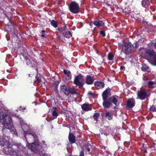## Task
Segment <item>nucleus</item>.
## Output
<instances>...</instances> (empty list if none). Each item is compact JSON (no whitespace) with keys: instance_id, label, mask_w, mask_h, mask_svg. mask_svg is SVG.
Wrapping results in <instances>:
<instances>
[{"instance_id":"f257e3e1","label":"nucleus","mask_w":156,"mask_h":156,"mask_svg":"<svg viewBox=\"0 0 156 156\" xmlns=\"http://www.w3.org/2000/svg\"><path fill=\"white\" fill-rule=\"evenodd\" d=\"M139 53L142 56L147 55L150 58V62L153 65H156V53L152 49L141 48L139 50Z\"/></svg>"},{"instance_id":"f03ea898","label":"nucleus","mask_w":156,"mask_h":156,"mask_svg":"<svg viewBox=\"0 0 156 156\" xmlns=\"http://www.w3.org/2000/svg\"><path fill=\"white\" fill-rule=\"evenodd\" d=\"M0 119H3L2 124L4 129L10 130L13 127L12 122L8 114L3 111L0 112Z\"/></svg>"},{"instance_id":"7ed1b4c3","label":"nucleus","mask_w":156,"mask_h":156,"mask_svg":"<svg viewBox=\"0 0 156 156\" xmlns=\"http://www.w3.org/2000/svg\"><path fill=\"white\" fill-rule=\"evenodd\" d=\"M20 124L21 126V128L25 134H30V137L34 140V141L37 142L38 140L37 135L35 134H32L30 130L29 126L24 123L23 122L20 121Z\"/></svg>"},{"instance_id":"20e7f679","label":"nucleus","mask_w":156,"mask_h":156,"mask_svg":"<svg viewBox=\"0 0 156 156\" xmlns=\"http://www.w3.org/2000/svg\"><path fill=\"white\" fill-rule=\"evenodd\" d=\"M84 80L83 76L81 75H78L75 76L74 83L80 88L83 87L84 84Z\"/></svg>"},{"instance_id":"39448f33","label":"nucleus","mask_w":156,"mask_h":156,"mask_svg":"<svg viewBox=\"0 0 156 156\" xmlns=\"http://www.w3.org/2000/svg\"><path fill=\"white\" fill-rule=\"evenodd\" d=\"M70 11L74 14H77L80 12L78 4L75 2H72L69 5Z\"/></svg>"},{"instance_id":"423d86ee","label":"nucleus","mask_w":156,"mask_h":156,"mask_svg":"<svg viewBox=\"0 0 156 156\" xmlns=\"http://www.w3.org/2000/svg\"><path fill=\"white\" fill-rule=\"evenodd\" d=\"M150 94V93L146 90L141 89L137 92L138 97L141 100L145 99Z\"/></svg>"},{"instance_id":"0eeeda50","label":"nucleus","mask_w":156,"mask_h":156,"mask_svg":"<svg viewBox=\"0 0 156 156\" xmlns=\"http://www.w3.org/2000/svg\"><path fill=\"white\" fill-rule=\"evenodd\" d=\"M122 51L126 54H128L133 51L131 43L129 42L125 43L122 47Z\"/></svg>"},{"instance_id":"6e6552de","label":"nucleus","mask_w":156,"mask_h":156,"mask_svg":"<svg viewBox=\"0 0 156 156\" xmlns=\"http://www.w3.org/2000/svg\"><path fill=\"white\" fill-rule=\"evenodd\" d=\"M103 105L105 108H108L112 105V103L111 101L110 98H109L108 99H103Z\"/></svg>"},{"instance_id":"1a4fd4ad","label":"nucleus","mask_w":156,"mask_h":156,"mask_svg":"<svg viewBox=\"0 0 156 156\" xmlns=\"http://www.w3.org/2000/svg\"><path fill=\"white\" fill-rule=\"evenodd\" d=\"M135 105V101L133 99H130L127 101V104L126 105V108L129 110L133 107Z\"/></svg>"},{"instance_id":"9d476101","label":"nucleus","mask_w":156,"mask_h":156,"mask_svg":"<svg viewBox=\"0 0 156 156\" xmlns=\"http://www.w3.org/2000/svg\"><path fill=\"white\" fill-rule=\"evenodd\" d=\"M111 89L108 88L103 91L102 94L103 99H108L109 98L111 95Z\"/></svg>"},{"instance_id":"9b49d317","label":"nucleus","mask_w":156,"mask_h":156,"mask_svg":"<svg viewBox=\"0 0 156 156\" xmlns=\"http://www.w3.org/2000/svg\"><path fill=\"white\" fill-rule=\"evenodd\" d=\"M57 108L55 107H53L52 108L51 112L52 117H51L50 118V120L51 121L54 119L57 118L58 116V113L57 112Z\"/></svg>"},{"instance_id":"f8f14e48","label":"nucleus","mask_w":156,"mask_h":156,"mask_svg":"<svg viewBox=\"0 0 156 156\" xmlns=\"http://www.w3.org/2000/svg\"><path fill=\"white\" fill-rule=\"evenodd\" d=\"M69 87L65 85H62L60 87L61 91L63 92L66 95H69Z\"/></svg>"},{"instance_id":"ddd939ff","label":"nucleus","mask_w":156,"mask_h":156,"mask_svg":"<svg viewBox=\"0 0 156 156\" xmlns=\"http://www.w3.org/2000/svg\"><path fill=\"white\" fill-rule=\"evenodd\" d=\"M94 79L93 76L87 75L85 79V83L88 84H92L93 83Z\"/></svg>"},{"instance_id":"4468645a","label":"nucleus","mask_w":156,"mask_h":156,"mask_svg":"<svg viewBox=\"0 0 156 156\" xmlns=\"http://www.w3.org/2000/svg\"><path fill=\"white\" fill-rule=\"evenodd\" d=\"M26 63L28 66L34 67L35 65V59L31 58H29L26 61Z\"/></svg>"},{"instance_id":"2eb2a0df","label":"nucleus","mask_w":156,"mask_h":156,"mask_svg":"<svg viewBox=\"0 0 156 156\" xmlns=\"http://www.w3.org/2000/svg\"><path fill=\"white\" fill-rule=\"evenodd\" d=\"M109 98H110L111 103L112 102L115 105L117 106L119 97L117 96L113 95Z\"/></svg>"},{"instance_id":"dca6fc26","label":"nucleus","mask_w":156,"mask_h":156,"mask_svg":"<svg viewBox=\"0 0 156 156\" xmlns=\"http://www.w3.org/2000/svg\"><path fill=\"white\" fill-rule=\"evenodd\" d=\"M5 137H0V145L3 146L8 144L9 141L6 139Z\"/></svg>"},{"instance_id":"f3484780","label":"nucleus","mask_w":156,"mask_h":156,"mask_svg":"<svg viewBox=\"0 0 156 156\" xmlns=\"http://www.w3.org/2000/svg\"><path fill=\"white\" fill-rule=\"evenodd\" d=\"M68 139L70 144L74 143L76 141L75 137L73 133H69Z\"/></svg>"},{"instance_id":"a211bd4d","label":"nucleus","mask_w":156,"mask_h":156,"mask_svg":"<svg viewBox=\"0 0 156 156\" xmlns=\"http://www.w3.org/2000/svg\"><path fill=\"white\" fill-rule=\"evenodd\" d=\"M94 85L98 89H102L104 87V84L101 82H95L94 83Z\"/></svg>"},{"instance_id":"6ab92c4d","label":"nucleus","mask_w":156,"mask_h":156,"mask_svg":"<svg viewBox=\"0 0 156 156\" xmlns=\"http://www.w3.org/2000/svg\"><path fill=\"white\" fill-rule=\"evenodd\" d=\"M38 145L37 144L34 143L29 145V148L31 150L34 151H37L38 150Z\"/></svg>"},{"instance_id":"aec40b11","label":"nucleus","mask_w":156,"mask_h":156,"mask_svg":"<svg viewBox=\"0 0 156 156\" xmlns=\"http://www.w3.org/2000/svg\"><path fill=\"white\" fill-rule=\"evenodd\" d=\"M142 6L145 8L148 7L150 5V1L149 0H143L141 2Z\"/></svg>"},{"instance_id":"412c9836","label":"nucleus","mask_w":156,"mask_h":156,"mask_svg":"<svg viewBox=\"0 0 156 156\" xmlns=\"http://www.w3.org/2000/svg\"><path fill=\"white\" fill-rule=\"evenodd\" d=\"M63 35L65 37L67 38H69L72 36L71 31L67 30L63 34Z\"/></svg>"},{"instance_id":"4be33fe9","label":"nucleus","mask_w":156,"mask_h":156,"mask_svg":"<svg viewBox=\"0 0 156 156\" xmlns=\"http://www.w3.org/2000/svg\"><path fill=\"white\" fill-rule=\"evenodd\" d=\"M93 23L95 25L99 27L103 26L104 25L103 22L101 20L95 21Z\"/></svg>"},{"instance_id":"5701e85b","label":"nucleus","mask_w":156,"mask_h":156,"mask_svg":"<svg viewBox=\"0 0 156 156\" xmlns=\"http://www.w3.org/2000/svg\"><path fill=\"white\" fill-rule=\"evenodd\" d=\"M82 110L85 111H87L90 110V106L89 104H84L81 106Z\"/></svg>"},{"instance_id":"b1692460","label":"nucleus","mask_w":156,"mask_h":156,"mask_svg":"<svg viewBox=\"0 0 156 156\" xmlns=\"http://www.w3.org/2000/svg\"><path fill=\"white\" fill-rule=\"evenodd\" d=\"M147 86L150 88H154L156 87V84L154 82L149 81L148 82Z\"/></svg>"},{"instance_id":"393cba45","label":"nucleus","mask_w":156,"mask_h":156,"mask_svg":"<svg viewBox=\"0 0 156 156\" xmlns=\"http://www.w3.org/2000/svg\"><path fill=\"white\" fill-rule=\"evenodd\" d=\"M66 26H65L64 27H63L61 28H58V30L60 34H63L67 30L66 29Z\"/></svg>"},{"instance_id":"a878e982","label":"nucleus","mask_w":156,"mask_h":156,"mask_svg":"<svg viewBox=\"0 0 156 156\" xmlns=\"http://www.w3.org/2000/svg\"><path fill=\"white\" fill-rule=\"evenodd\" d=\"M105 117L109 120H110L112 119L113 116L109 112H107L105 114Z\"/></svg>"},{"instance_id":"bb28decb","label":"nucleus","mask_w":156,"mask_h":156,"mask_svg":"<svg viewBox=\"0 0 156 156\" xmlns=\"http://www.w3.org/2000/svg\"><path fill=\"white\" fill-rule=\"evenodd\" d=\"M139 46V44L138 43L136 42L134 43L133 45L132 44V47L133 50V52H134L136 51V49Z\"/></svg>"},{"instance_id":"cd10ccee","label":"nucleus","mask_w":156,"mask_h":156,"mask_svg":"<svg viewBox=\"0 0 156 156\" xmlns=\"http://www.w3.org/2000/svg\"><path fill=\"white\" fill-rule=\"evenodd\" d=\"M100 116V114L98 113H95L94 114L93 116V118L94 121H96V122H95V124L97 123L98 121V118Z\"/></svg>"},{"instance_id":"c85d7f7f","label":"nucleus","mask_w":156,"mask_h":156,"mask_svg":"<svg viewBox=\"0 0 156 156\" xmlns=\"http://www.w3.org/2000/svg\"><path fill=\"white\" fill-rule=\"evenodd\" d=\"M123 11L126 15L129 14L130 13V8L127 7L125 8L123 10Z\"/></svg>"},{"instance_id":"c756f323","label":"nucleus","mask_w":156,"mask_h":156,"mask_svg":"<svg viewBox=\"0 0 156 156\" xmlns=\"http://www.w3.org/2000/svg\"><path fill=\"white\" fill-rule=\"evenodd\" d=\"M69 93H71L72 94H77V92L75 89L73 88H71L70 87H69Z\"/></svg>"},{"instance_id":"7c9ffc66","label":"nucleus","mask_w":156,"mask_h":156,"mask_svg":"<svg viewBox=\"0 0 156 156\" xmlns=\"http://www.w3.org/2000/svg\"><path fill=\"white\" fill-rule=\"evenodd\" d=\"M63 72L67 76L69 77H71V75L70 73V72L69 71H66L65 69H64L63 70Z\"/></svg>"},{"instance_id":"2f4dec72","label":"nucleus","mask_w":156,"mask_h":156,"mask_svg":"<svg viewBox=\"0 0 156 156\" xmlns=\"http://www.w3.org/2000/svg\"><path fill=\"white\" fill-rule=\"evenodd\" d=\"M108 57L109 60H112L113 59L114 55L112 54L109 53L108 55Z\"/></svg>"},{"instance_id":"473e14b6","label":"nucleus","mask_w":156,"mask_h":156,"mask_svg":"<svg viewBox=\"0 0 156 156\" xmlns=\"http://www.w3.org/2000/svg\"><path fill=\"white\" fill-rule=\"evenodd\" d=\"M51 24L54 27L56 28L57 27V24L56 21L54 20H53L51 22Z\"/></svg>"},{"instance_id":"72a5a7b5","label":"nucleus","mask_w":156,"mask_h":156,"mask_svg":"<svg viewBox=\"0 0 156 156\" xmlns=\"http://www.w3.org/2000/svg\"><path fill=\"white\" fill-rule=\"evenodd\" d=\"M150 110L153 112H156V108L154 105L152 106L150 108Z\"/></svg>"},{"instance_id":"f704fd0d","label":"nucleus","mask_w":156,"mask_h":156,"mask_svg":"<svg viewBox=\"0 0 156 156\" xmlns=\"http://www.w3.org/2000/svg\"><path fill=\"white\" fill-rule=\"evenodd\" d=\"M13 31L14 35L16 36L17 37H18V30L14 28Z\"/></svg>"},{"instance_id":"c9c22d12","label":"nucleus","mask_w":156,"mask_h":156,"mask_svg":"<svg viewBox=\"0 0 156 156\" xmlns=\"http://www.w3.org/2000/svg\"><path fill=\"white\" fill-rule=\"evenodd\" d=\"M104 134L107 136L109 134V131L108 129H106L105 130V131L103 132Z\"/></svg>"},{"instance_id":"e433bc0d","label":"nucleus","mask_w":156,"mask_h":156,"mask_svg":"<svg viewBox=\"0 0 156 156\" xmlns=\"http://www.w3.org/2000/svg\"><path fill=\"white\" fill-rule=\"evenodd\" d=\"M100 33L103 37L105 36V34L104 30H101L100 32Z\"/></svg>"},{"instance_id":"4c0bfd02","label":"nucleus","mask_w":156,"mask_h":156,"mask_svg":"<svg viewBox=\"0 0 156 156\" xmlns=\"http://www.w3.org/2000/svg\"><path fill=\"white\" fill-rule=\"evenodd\" d=\"M88 94L89 95V97H92L94 96L93 93L91 91H89L88 92Z\"/></svg>"},{"instance_id":"58836bf2","label":"nucleus","mask_w":156,"mask_h":156,"mask_svg":"<svg viewBox=\"0 0 156 156\" xmlns=\"http://www.w3.org/2000/svg\"><path fill=\"white\" fill-rule=\"evenodd\" d=\"M149 69V67H147L146 68L143 67L142 68V70L144 71H148L149 70H148V69Z\"/></svg>"},{"instance_id":"ea45409f","label":"nucleus","mask_w":156,"mask_h":156,"mask_svg":"<svg viewBox=\"0 0 156 156\" xmlns=\"http://www.w3.org/2000/svg\"><path fill=\"white\" fill-rule=\"evenodd\" d=\"M23 56L24 59L26 61L29 59L27 55H23Z\"/></svg>"},{"instance_id":"a19ab883","label":"nucleus","mask_w":156,"mask_h":156,"mask_svg":"<svg viewBox=\"0 0 156 156\" xmlns=\"http://www.w3.org/2000/svg\"><path fill=\"white\" fill-rule=\"evenodd\" d=\"M36 80L38 82L40 83L41 81V80L38 77H36Z\"/></svg>"},{"instance_id":"79ce46f5","label":"nucleus","mask_w":156,"mask_h":156,"mask_svg":"<svg viewBox=\"0 0 156 156\" xmlns=\"http://www.w3.org/2000/svg\"><path fill=\"white\" fill-rule=\"evenodd\" d=\"M25 108L24 107H23L22 106H20V110L21 111H23L25 109Z\"/></svg>"},{"instance_id":"37998d69","label":"nucleus","mask_w":156,"mask_h":156,"mask_svg":"<svg viewBox=\"0 0 156 156\" xmlns=\"http://www.w3.org/2000/svg\"><path fill=\"white\" fill-rule=\"evenodd\" d=\"M150 9L153 12L155 10V9L152 6H151L150 7Z\"/></svg>"},{"instance_id":"c03bdc74","label":"nucleus","mask_w":156,"mask_h":156,"mask_svg":"<svg viewBox=\"0 0 156 156\" xmlns=\"http://www.w3.org/2000/svg\"><path fill=\"white\" fill-rule=\"evenodd\" d=\"M80 156H84V153L83 151H81L80 153Z\"/></svg>"},{"instance_id":"a18cd8bd","label":"nucleus","mask_w":156,"mask_h":156,"mask_svg":"<svg viewBox=\"0 0 156 156\" xmlns=\"http://www.w3.org/2000/svg\"><path fill=\"white\" fill-rule=\"evenodd\" d=\"M57 39L58 40H61V37L60 35H59L57 37Z\"/></svg>"},{"instance_id":"49530a36","label":"nucleus","mask_w":156,"mask_h":156,"mask_svg":"<svg viewBox=\"0 0 156 156\" xmlns=\"http://www.w3.org/2000/svg\"><path fill=\"white\" fill-rule=\"evenodd\" d=\"M107 147H104V146L103 147V148H104V150H105V151L106 152H108V149H107Z\"/></svg>"},{"instance_id":"de8ad7c7","label":"nucleus","mask_w":156,"mask_h":156,"mask_svg":"<svg viewBox=\"0 0 156 156\" xmlns=\"http://www.w3.org/2000/svg\"><path fill=\"white\" fill-rule=\"evenodd\" d=\"M43 144L45 145V146H47V144H46V142L45 141L43 140L42 141Z\"/></svg>"},{"instance_id":"09e8293b","label":"nucleus","mask_w":156,"mask_h":156,"mask_svg":"<svg viewBox=\"0 0 156 156\" xmlns=\"http://www.w3.org/2000/svg\"><path fill=\"white\" fill-rule=\"evenodd\" d=\"M124 68V67L123 66H120V70H123Z\"/></svg>"},{"instance_id":"8fccbe9b","label":"nucleus","mask_w":156,"mask_h":156,"mask_svg":"<svg viewBox=\"0 0 156 156\" xmlns=\"http://www.w3.org/2000/svg\"><path fill=\"white\" fill-rule=\"evenodd\" d=\"M143 80H147V78L145 76H144V77H143Z\"/></svg>"},{"instance_id":"3c124183","label":"nucleus","mask_w":156,"mask_h":156,"mask_svg":"<svg viewBox=\"0 0 156 156\" xmlns=\"http://www.w3.org/2000/svg\"><path fill=\"white\" fill-rule=\"evenodd\" d=\"M41 36L43 37H45V34H42L41 35Z\"/></svg>"},{"instance_id":"603ef678","label":"nucleus","mask_w":156,"mask_h":156,"mask_svg":"<svg viewBox=\"0 0 156 156\" xmlns=\"http://www.w3.org/2000/svg\"><path fill=\"white\" fill-rule=\"evenodd\" d=\"M87 151L88 152H89L90 151V149L89 148H88V147H87Z\"/></svg>"},{"instance_id":"864d4df0","label":"nucleus","mask_w":156,"mask_h":156,"mask_svg":"<svg viewBox=\"0 0 156 156\" xmlns=\"http://www.w3.org/2000/svg\"><path fill=\"white\" fill-rule=\"evenodd\" d=\"M45 32V31L44 30H42L41 31V33H42V34H44V33Z\"/></svg>"},{"instance_id":"5fc2aeb1","label":"nucleus","mask_w":156,"mask_h":156,"mask_svg":"<svg viewBox=\"0 0 156 156\" xmlns=\"http://www.w3.org/2000/svg\"><path fill=\"white\" fill-rule=\"evenodd\" d=\"M154 47L156 48V41L154 44Z\"/></svg>"},{"instance_id":"6e6d98bb","label":"nucleus","mask_w":156,"mask_h":156,"mask_svg":"<svg viewBox=\"0 0 156 156\" xmlns=\"http://www.w3.org/2000/svg\"><path fill=\"white\" fill-rule=\"evenodd\" d=\"M144 153H147V151L146 150H145L144 151Z\"/></svg>"},{"instance_id":"4d7b16f0","label":"nucleus","mask_w":156,"mask_h":156,"mask_svg":"<svg viewBox=\"0 0 156 156\" xmlns=\"http://www.w3.org/2000/svg\"><path fill=\"white\" fill-rule=\"evenodd\" d=\"M58 97L59 98H60V95L59 94L58 95Z\"/></svg>"},{"instance_id":"13d9d810","label":"nucleus","mask_w":156,"mask_h":156,"mask_svg":"<svg viewBox=\"0 0 156 156\" xmlns=\"http://www.w3.org/2000/svg\"><path fill=\"white\" fill-rule=\"evenodd\" d=\"M92 24V23H90V25H92V24Z\"/></svg>"},{"instance_id":"bf43d9fd","label":"nucleus","mask_w":156,"mask_h":156,"mask_svg":"<svg viewBox=\"0 0 156 156\" xmlns=\"http://www.w3.org/2000/svg\"><path fill=\"white\" fill-rule=\"evenodd\" d=\"M17 156H19L17 154Z\"/></svg>"}]
</instances>
